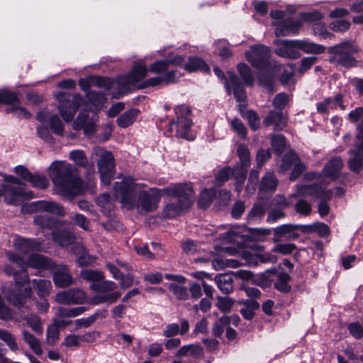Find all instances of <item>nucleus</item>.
<instances>
[{"label": "nucleus", "instance_id": "43", "mask_svg": "<svg viewBox=\"0 0 363 363\" xmlns=\"http://www.w3.org/2000/svg\"><path fill=\"white\" fill-rule=\"evenodd\" d=\"M266 202L255 203L247 214L249 222L260 220L265 213Z\"/></svg>", "mask_w": 363, "mask_h": 363}, {"label": "nucleus", "instance_id": "3", "mask_svg": "<svg viewBox=\"0 0 363 363\" xmlns=\"http://www.w3.org/2000/svg\"><path fill=\"white\" fill-rule=\"evenodd\" d=\"M164 191L172 197L162 210V216L164 218L171 219L182 215L189 211L194 203V192L190 184H177Z\"/></svg>", "mask_w": 363, "mask_h": 363}, {"label": "nucleus", "instance_id": "2", "mask_svg": "<svg viewBox=\"0 0 363 363\" xmlns=\"http://www.w3.org/2000/svg\"><path fill=\"white\" fill-rule=\"evenodd\" d=\"M49 171L55 191L60 196H74L84 191L83 182L72 164L65 161H56L51 164Z\"/></svg>", "mask_w": 363, "mask_h": 363}, {"label": "nucleus", "instance_id": "6", "mask_svg": "<svg viewBox=\"0 0 363 363\" xmlns=\"http://www.w3.org/2000/svg\"><path fill=\"white\" fill-rule=\"evenodd\" d=\"M176 118L169 123V130L175 131V135L188 139V134L192 126L191 119V111L186 105L182 104L175 107Z\"/></svg>", "mask_w": 363, "mask_h": 363}, {"label": "nucleus", "instance_id": "11", "mask_svg": "<svg viewBox=\"0 0 363 363\" xmlns=\"http://www.w3.org/2000/svg\"><path fill=\"white\" fill-rule=\"evenodd\" d=\"M86 299L87 296L84 291L79 288L60 291L55 296L57 303L64 305L83 304Z\"/></svg>", "mask_w": 363, "mask_h": 363}, {"label": "nucleus", "instance_id": "13", "mask_svg": "<svg viewBox=\"0 0 363 363\" xmlns=\"http://www.w3.org/2000/svg\"><path fill=\"white\" fill-rule=\"evenodd\" d=\"M275 53L279 57L289 60H296L301 57L297 40H280L277 43Z\"/></svg>", "mask_w": 363, "mask_h": 363}, {"label": "nucleus", "instance_id": "53", "mask_svg": "<svg viewBox=\"0 0 363 363\" xmlns=\"http://www.w3.org/2000/svg\"><path fill=\"white\" fill-rule=\"evenodd\" d=\"M6 112L12 113L18 118H29L31 116V113L23 106H21L18 101L13 106L7 108Z\"/></svg>", "mask_w": 363, "mask_h": 363}, {"label": "nucleus", "instance_id": "38", "mask_svg": "<svg viewBox=\"0 0 363 363\" xmlns=\"http://www.w3.org/2000/svg\"><path fill=\"white\" fill-rule=\"evenodd\" d=\"M298 156L294 151L290 150L286 152L282 158L281 164L279 167V172L284 173L289 170L291 166L298 160Z\"/></svg>", "mask_w": 363, "mask_h": 363}, {"label": "nucleus", "instance_id": "39", "mask_svg": "<svg viewBox=\"0 0 363 363\" xmlns=\"http://www.w3.org/2000/svg\"><path fill=\"white\" fill-rule=\"evenodd\" d=\"M240 111L241 113V116L247 119L250 128L253 130H257L259 129L260 125V119L259 116H257V113L252 110H247L246 111H242L243 106L240 105L239 106Z\"/></svg>", "mask_w": 363, "mask_h": 363}, {"label": "nucleus", "instance_id": "24", "mask_svg": "<svg viewBox=\"0 0 363 363\" xmlns=\"http://www.w3.org/2000/svg\"><path fill=\"white\" fill-rule=\"evenodd\" d=\"M22 339L26 343L30 350L37 355H41L43 352L41 347V343L38 338L28 330L23 329L21 331Z\"/></svg>", "mask_w": 363, "mask_h": 363}, {"label": "nucleus", "instance_id": "33", "mask_svg": "<svg viewBox=\"0 0 363 363\" xmlns=\"http://www.w3.org/2000/svg\"><path fill=\"white\" fill-rule=\"evenodd\" d=\"M86 311V308L84 306H79L75 308H65V307H58L57 308V316L60 319H63L65 318H74L78 316Z\"/></svg>", "mask_w": 363, "mask_h": 363}, {"label": "nucleus", "instance_id": "26", "mask_svg": "<svg viewBox=\"0 0 363 363\" xmlns=\"http://www.w3.org/2000/svg\"><path fill=\"white\" fill-rule=\"evenodd\" d=\"M229 81L232 85L233 94L237 101H245L246 99V93L239 77L235 74L229 72Z\"/></svg>", "mask_w": 363, "mask_h": 363}, {"label": "nucleus", "instance_id": "54", "mask_svg": "<svg viewBox=\"0 0 363 363\" xmlns=\"http://www.w3.org/2000/svg\"><path fill=\"white\" fill-rule=\"evenodd\" d=\"M271 143L274 150L279 154H281L285 148L286 141L283 135H272Z\"/></svg>", "mask_w": 363, "mask_h": 363}, {"label": "nucleus", "instance_id": "61", "mask_svg": "<svg viewBox=\"0 0 363 363\" xmlns=\"http://www.w3.org/2000/svg\"><path fill=\"white\" fill-rule=\"evenodd\" d=\"M91 288L101 292H108L116 289L117 285L112 281H104L99 284H92Z\"/></svg>", "mask_w": 363, "mask_h": 363}, {"label": "nucleus", "instance_id": "64", "mask_svg": "<svg viewBox=\"0 0 363 363\" xmlns=\"http://www.w3.org/2000/svg\"><path fill=\"white\" fill-rule=\"evenodd\" d=\"M217 307L223 313L230 312L234 301L229 297L218 296Z\"/></svg>", "mask_w": 363, "mask_h": 363}, {"label": "nucleus", "instance_id": "23", "mask_svg": "<svg viewBox=\"0 0 363 363\" xmlns=\"http://www.w3.org/2000/svg\"><path fill=\"white\" fill-rule=\"evenodd\" d=\"M204 355L203 349L198 344H189L181 347L175 354L177 358H182L190 356L194 359L203 357Z\"/></svg>", "mask_w": 363, "mask_h": 363}, {"label": "nucleus", "instance_id": "20", "mask_svg": "<svg viewBox=\"0 0 363 363\" xmlns=\"http://www.w3.org/2000/svg\"><path fill=\"white\" fill-rule=\"evenodd\" d=\"M343 167V162L340 157L331 158L325 165L323 173L325 177L335 180L340 175L341 169Z\"/></svg>", "mask_w": 363, "mask_h": 363}, {"label": "nucleus", "instance_id": "47", "mask_svg": "<svg viewBox=\"0 0 363 363\" xmlns=\"http://www.w3.org/2000/svg\"><path fill=\"white\" fill-rule=\"evenodd\" d=\"M69 158L79 167H86L88 165V160L83 150H75L71 151Z\"/></svg>", "mask_w": 363, "mask_h": 363}, {"label": "nucleus", "instance_id": "56", "mask_svg": "<svg viewBox=\"0 0 363 363\" xmlns=\"http://www.w3.org/2000/svg\"><path fill=\"white\" fill-rule=\"evenodd\" d=\"M147 71L148 70L145 66L136 65L133 68L130 75L133 78V81L137 83L146 77L147 75Z\"/></svg>", "mask_w": 363, "mask_h": 363}, {"label": "nucleus", "instance_id": "31", "mask_svg": "<svg viewBox=\"0 0 363 363\" xmlns=\"http://www.w3.org/2000/svg\"><path fill=\"white\" fill-rule=\"evenodd\" d=\"M32 284L39 297L48 296L52 291V284L49 280L34 279L32 280Z\"/></svg>", "mask_w": 363, "mask_h": 363}, {"label": "nucleus", "instance_id": "40", "mask_svg": "<svg viewBox=\"0 0 363 363\" xmlns=\"http://www.w3.org/2000/svg\"><path fill=\"white\" fill-rule=\"evenodd\" d=\"M296 225L285 224L277 227L274 229L275 234L278 235H287L289 239H296L299 237L298 233L296 232Z\"/></svg>", "mask_w": 363, "mask_h": 363}, {"label": "nucleus", "instance_id": "45", "mask_svg": "<svg viewBox=\"0 0 363 363\" xmlns=\"http://www.w3.org/2000/svg\"><path fill=\"white\" fill-rule=\"evenodd\" d=\"M33 222L42 228L51 229L55 225V219L46 214L35 215L33 218Z\"/></svg>", "mask_w": 363, "mask_h": 363}, {"label": "nucleus", "instance_id": "41", "mask_svg": "<svg viewBox=\"0 0 363 363\" xmlns=\"http://www.w3.org/2000/svg\"><path fill=\"white\" fill-rule=\"evenodd\" d=\"M121 295V293L118 291H115L108 294L97 295L93 298L91 303L94 305H99L104 303L112 304L118 301Z\"/></svg>", "mask_w": 363, "mask_h": 363}, {"label": "nucleus", "instance_id": "55", "mask_svg": "<svg viewBox=\"0 0 363 363\" xmlns=\"http://www.w3.org/2000/svg\"><path fill=\"white\" fill-rule=\"evenodd\" d=\"M51 130L56 134L62 135L64 133L63 123L57 115H52L49 118Z\"/></svg>", "mask_w": 363, "mask_h": 363}, {"label": "nucleus", "instance_id": "12", "mask_svg": "<svg viewBox=\"0 0 363 363\" xmlns=\"http://www.w3.org/2000/svg\"><path fill=\"white\" fill-rule=\"evenodd\" d=\"M34 211L48 212L60 216L65 215V211L62 205L54 201H38L29 205H23L22 211L30 213Z\"/></svg>", "mask_w": 363, "mask_h": 363}, {"label": "nucleus", "instance_id": "46", "mask_svg": "<svg viewBox=\"0 0 363 363\" xmlns=\"http://www.w3.org/2000/svg\"><path fill=\"white\" fill-rule=\"evenodd\" d=\"M238 70L245 84L248 86H252L254 78L249 66L245 63H240L238 65Z\"/></svg>", "mask_w": 363, "mask_h": 363}, {"label": "nucleus", "instance_id": "15", "mask_svg": "<svg viewBox=\"0 0 363 363\" xmlns=\"http://www.w3.org/2000/svg\"><path fill=\"white\" fill-rule=\"evenodd\" d=\"M53 272V282L58 288H65L73 283V278L67 267L65 264H55Z\"/></svg>", "mask_w": 363, "mask_h": 363}, {"label": "nucleus", "instance_id": "52", "mask_svg": "<svg viewBox=\"0 0 363 363\" xmlns=\"http://www.w3.org/2000/svg\"><path fill=\"white\" fill-rule=\"evenodd\" d=\"M169 289L172 292L178 299L186 300L189 297L187 289L176 283H172L169 286Z\"/></svg>", "mask_w": 363, "mask_h": 363}, {"label": "nucleus", "instance_id": "22", "mask_svg": "<svg viewBox=\"0 0 363 363\" xmlns=\"http://www.w3.org/2000/svg\"><path fill=\"white\" fill-rule=\"evenodd\" d=\"M28 267L38 269H52L55 263L43 255L32 254L28 258Z\"/></svg>", "mask_w": 363, "mask_h": 363}, {"label": "nucleus", "instance_id": "35", "mask_svg": "<svg viewBox=\"0 0 363 363\" xmlns=\"http://www.w3.org/2000/svg\"><path fill=\"white\" fill-rule=\"evenodd\" d=\"M0 340H2L12 352L18 350V345L16 336L6 329L0 328Z\"/></svg>", "mask_w": 363, "mask_h": 363}, {"label": "nucleus", "instance_id": "44", "mask_svg": "<svg viewBox=\"0 0 363 363\" xmlns=\"http://www.w3.org/2000/svg\"><path fill=\"white\" fill-rule=\"evenodd\" d=\"M250 249L257 252V263L259 262H261L262 263H275L277 261V257L269 252L261 253V252H262L264 249L263 246L255 244L252 246H251Z\"/></svg>", "mask_w": 363, "mask_h": 363}, {"label": "nucleus", "instance_id": "14", "mask_svg": "<svg viewBox=\"0 0 363 363\" xmlns=\"http://www.w3.org/2000/svg\"><path fill=\"white\" fill-rule=\"evenodd\" d=\"M73 128L75 130L83 129L84 135L91 137L96 132V120L89 118L86 111H81L73 122Z\"/></svg>", "mask_w": 363, "mask_h": 363}, {"label": "nucleus", "instance_id": "32", "mask_svg": "<svg viewBox=\"0 0 363 363\" xmlns=\"http://www.w3.org/2000/svg\"><path fill=\"white\" fill-rule=\"evenodd\" d=\"M118 94V95L113 96L114 98H119L121 94L130 91L135 85V81H133V78L130 75V74L127 76H123L118 79L117 81Z\"/></svg>", "mask_w": 363, "mask_h": 363}, {"label": "nucleus", "instance_id": "1", "mask_svg": "<svg viewBox=\"0 0 363 363\" xmlns=\"http://www.w3.org/2000/svg\"><path fill=\"white\" fill-rule=\"evenodd\" d=\"M139 188L140 184L130 180L116 182L113 186L114 196L125 207L129 209L135 207L140 213L155 211L161 199L160 191L157 189L142 191L136 201L135 194Z\"/></svg>", "mask_w": 363, "mask_h": 363}, {"label": "nucleus", "instance_id": "4", "mask_svg": "<svg viewBox=\"0 0 363 363\" xmlns=\"http://www.w3.org/2000/svg\"><path fill=\"white\" fill-rule=\"evenodd\" d=\"M13 287L4 288L3 293L13 305L21 307L23 306L26 298L33 296V289L30 286V277L24 269L16 272L13 274Z\"/></svg>", "mask_w": 363, "mask_h": 363}, {"label": "nucleus", "instance_id": "8", "mask_svg": "<svg viewBox=\"0 0 363 363\" xmlns=\"http://www.w3.org/2000/svg\"><path fill=\"white\" fill-rule=\"evenodd\" d=\"M94 154L99 157L97 162L101 182L109 185L115 173V163L113 154L109 151L97 147L94 149Z\"/></svg>", "mask_w": 363, "mask_h": 363}, {"label": "nucleus", "instance_id": "36", "mask_svg": "<svg viewBox=\"0 0 363 363\" xmlns=\"http://www.w3.org/2000/svg\"><path fill=\"white\" fill-rule=\"evenodd\" d=\"M23 320L26 322L33 331L38 335H42L43 333V328L42 321L40 317L36 314H29L23 317Z\"/></svg>", "mask_w": 363, "mask_h": 363}, {"label": "nucleus", "instance_id": "30", "mask_svg": "<svg viewBox=\"0 0 363 363\" xmlns=\"http://www.w3.org/2000/svg\"><path fill=\"white\" fill-rule=\"evenodd\" d=\"M278 185V180L274 172H268L263 177L260 186L259 191L265 192H274Z\"/></svg>", "mask_w": 363, "mask_h": 363}, {"label": "nucleus", "instance_id": "5", "mask_svg": "<svg viewBox=\"0 0 363 363\" xmlns=\"http://www.w3.org/2000/svg\"><path fill=\"white\" fill-rule=\"evenodd\" d=\"M358 51L357 46L350 41H345L328 48V60L337 65L352 67L357 65V60L352 55Z\"/></svg>", "mask_w": 363, "mask_h": 363}, {"label": "nucleus", "instance_id": "60", "mask_svg": "<svg viewBox=\"0 0 363 363\" xmlns=\"http://www.w3.org/2000/svg\"><path fill=\"white\" fill-rule=\"evenodd\" d=\"M6 255L10 262L16 264L22 269L28 267V260L26 261L24 257L17 253L8 251Z\"/></svg>", "mask_w": 363, "mask_h": 363}, {"label": "nucleus", "instance_id": "10", "mask_svg": "<svg viewBox=\"0 0 363 363\" xmlns=\"http://www.w3.org/2000/svg\"><path fill=\"white\" fill-rule=\"evenodd\" d=\"M4 196L5 201L11 205L19 206L25 200L33 198L32 191H25L22 188L15 187L12 185H1L0 197Z\"/></svg>", "mask_w": 363, "mask_h": 363}, {"label": "nucleus", "instance_id": "34", "mask_svg": "<svg viewBox=\"0 0 363 363\" xmlns=\"http://www.w3.org/2000/svg\"><path fill=\"white\" fill-rule=\"evenodd\" d=\"M291 278L289 274L285 272H281L277 274V280L274 283L276 289L281 292L287 293L291 291V287L289 285Z\"/></svg>", "mask_w": 363, "mask_h": 363}, {"label": "nucleus", "instance_id": "63", "mask_svg": "<svg viewBox=\"0 0 363 363\" xmlns=\"http://www.w3.org/2000/svg\"><path fill=\"white\" fill-rule=\"evenodd\" d=\"M230 125L234 131H235L242 138H246L247 129L244 123L237 118H233L230 121Z\"/></svg>", "mask_w": 363, "mask_h": 363}, {"label": "nucleus", "instance_id": "49", "mask_svg": "<svg viewBox=\"0 0 363 363\" xmlns=\"http://www.w3.org/2000/svg\"><path fill=\"white\" fill-rule=\"evenodd\" d=\"M237 152L242 166L244 167H249L250 164V154L247 146L244 144L239 145Z\"/></svg>", "mask_w": 363, "mask_h": 363}, {"label": "nucleus", "instance_id": "50", "mask_svg": "<svg viewBox=\"0 0 363 363\" xmlns=\"http://www.w3.org/2000/svg\"><path fill=\"white\" fill-rule=\"evenodd\" d=\"M295 211L297 213L302 215L303 216H309L312 212V206L311 203H309L305 199H298L296 203Z\"/></svg>", "mask_w": 363, "mask_h": 363}, {"label": "nucleus", "instance_id": "57", "mask_svg": "<svg viewBox=\"0 0 363 363\" xmlns=\"http://www.w3.org/2000/svg\"><path fill=\"white\" fill-rule=\"evenodd\" d=\"M18 101L16 94L9 91H0V104L13 106Z\"/></svg>", "mask_w": 363, "mask_h": 363}, {"label": "nucleus", "instance_id": "51", "mask_svg": "<svg viewBox=\"0 0 363 363\" xmlns=\"http://www.w3.org/2000/svg\"><path fill=\"white\" fill-rule=\"evenodd\" d=\"M81 277L82 279L91 281H99L104 279V277L101 272L92 269H83L81 272Z\"/></svg>", "mask_w": 363, "mask_h": 363}, {"label": "nucleus", "instance_id": "17", "mask_svg": "<svg viewBox=\"0 0 363 363\" xmlns=\"http://www.w3.org/2000/svg\"><path fill=\"white\" fill-rule=\"evenodd\" d=\"M13 245L17 250L23 254L41 250V242L37 239L18 237L14 240Z\"/></svg>", "mask_w": 363, "mask_h": 363}, {"label": "nucleus", "instance_id": "21", "mask_svg": "<svg viewBox=\"0 0 363 363\" xmlns=\"http://www.w3.org/2000/svg\"><path fill=\"white\" fill-rule=\"evenodd\" d=\"M301 27L300 20H293L291 18L285 19L275 30L277 36H286L290 33L296 34Z\"/></svg>", "mask_w": 363, "mask_h": 363}, {"label": "nucleus", "instance_id": "48", "mask_svg": "<svg viewBox=\"0 0 363 363\" xmlns=\"http://www.w3.org/2000/svg\"><path fill=\"white\" fill-rule=\"evenodd\" d=\"M32 186L40 189H46L49 186V181L44 174H32L31 179L28 181Z\"/></svg>", "mask_w": 363, "mask_h": 363}, {"label": "nucleus", "instance_id": "18", "mask_svg": "<svg viewBox=\"0 0 363 363\" xmlns=\"http://www.w3.org/2000/svg\"><path fill=\"white\" fill-rule=\"evenodd\" d=\"M349 153L350 155L348 161L349 167L352 172L358 173L363 165V141L357 144L354 148L350 150Z\"/></svg>", "mask_w": 363, "mask_h": 363}, {"label": "nucleus", "instance_id": "28", "mask_svg": "<svg viewBox=\"0 0 363 363\" xmlns=\"http://www.w3.org/2000/svg\"><path fill=\"white\" fill-rule=\"evenodd\" d=\"M215 281L218 289L225 294H228L233 291V277L229 274H222L215 277Z\"/></svg>", "mask_w": 363, "mask_h": 363}, {"label": "nucleus", "instance_id": "25", "mask_svg": "<svg viewBox=\"0 0 363 363\" xmlns=\"http://www.w3.org/2000/svg\"><path fill=\"white\" fill-rule=\"evenodd\" d=\"M298 50L307 54L318 55L323 53L325 50V46L315 43L309 40H297Z\"/></svg>", "mask_w": 363, "mask_h": 363}, {"label": "nucleus", "instance_id": "37", "mask_svg": "<svg viewBox=\"0 0 363 363\" xmlns=\"http://www.w3.org/2000/svg\"><path fill=\"white\" fill-rule=\"evenodd\" d=\"M185 69L190 72L203 71L208 72L209 70L206 63L198 57H189L188 62L185 65Z\"/></svg>", "mask_w": 363, "mask_h": 363}, {"label": "nucleus", "instance_id": "19", "mask_svg": "<svg viewBox=\"0 0 363 363\" xmlns=\"http://www.w3.org/2000/svg\"><path fill=\"white\" fill-rule=\"evenodd\" d=\"M303 194L306 196H311L315 199L325 201V202L330 200L333 195L331 190H326L317 184H313L304 186L303 189Z\"/></svg>", "mask_w": 363, "mask_h": 363}, {"label": "nucleus", "instance_id": "9", "mask_svg": "<svg viewBox=\"0 0 363 363\" xmlns=\"http://www.w3.org/2000/svg\"><path fill=\"white\" fill-rule=\"evenodd\" d=\"M270 52L264 45H255L245 52V57L252 67L263 69L268 66Z\"/></svg>", "mask_w": 363, "mask_h": 363}, {"label": "nucleus", "instance_id": "16", "mask_svg": "<svg viewBox=\"0 0 363 363\" xmlns=\"http://www.w3.org/2000/svg\"><path fill=\"white\" fill-rule=\"evenodd\" d=\"M287 118L283 114L282 111L272 110L269 111L268 114L263 121L266 126L274 125V130H281L287 125Z\"/></svg>", "mask_w": 363, "mask_h": 363}, {"label": "nucleus", "instance_id": "42", "mask_svg": "<svg viewBox=\"0 0 363 363\" xmlns=\"http://www.w3.org/2000/svg\"><path fill=\"white\" fill-rule=\"evenodd\" d=\"M215 196V191L212 189L202 191L198 201L199 207L203 209L208 208L212 203Z\"/></svg>", "mask_w": 363, "mask_h": 363}, {"label": "nucleus", "instance_id": "7", "mask_svg": "<svg viewBox=\"0 0 363 363\" xmlns=\"http://www.w3.org/2000/svg\"><path fill=\"white\" fill-rule=\"evenodd\" d=\"M56 98L59 102L58 111L61 116L66 122L72 121L84 101L82 95L75 94L71 96L69 94L60 92L57 94Z\"/></svg>", "mask_w": 363, "mask_h": 363}, {"label": "nucleus", "instance_id": "29", "mask_svg": "<svg viewBox=\"0 0 363 363\" xmlns=\"http://www.w3.org/2000/svg\"><path fill=\"white\" fill-rule=\"evenodd\" d=\"M138 113L139 110L136 108L126 111L118 117L116 120L117 125L123 128H128L134 123Z\"/></svg>", "mask_w": 363, "mask_h": 363}, {"label": "nucleus", "instance_id": "27", "mask_svg": "<svg viewBox=\"0 0 363 363\" xmlns=\"http://www.w3.org/2000/svg\"><path fill=\"white\" fill-rule=\"evenodd\" d=\"M52 235L54 242L61 247H67L75 241L74 235L67 230H56L52 232Z\"/></svg>", "mask_w": 363, "mask_h": 363}, {"label": "nucleus", "instance_id": "58", "mask_svg": "<svg viewBox=\"0 0 363 363\" xmlns=\"http://www.w3.org/2000/svg\"><path fill=\"white\" fill-rule=\"evenodd\" d=\"M59 328L57 325L52 324L48 328L47 330V343L53 345L59 338Z\"/></svg>", "mask_w": 363, "mask_h": 363}, {"label": "nucleus", "instance_id": "62", "mask_svg": "<svg viewBox=\"0 0 363 363\" xmlns=\"http://www.w3.org/2000/svg\"><path fill=\"white\" fill-rule=\"evenodd\" d=\"M240 256L245 261V264L250 266L257 265V252L256 251L252 252L249 250H245L241 252Z\"/></svg>", "mask_w": 363, "mask_h": 363}, {"label": "nucleus", "instance_id": "59", "mask_svg": "<svg viewBox=\"0 0 363 363\" xmlns=\"http://www.w3.org/2000/svg\"><path fill=\"white\" fill-rule=\"evenodd\" d=\"M99 315H101L102 318L105 317V315H103L101 313L96 312L94 314L89 317L76 320L75 324L78 328H87L90 326Z\"/></svg>", "mask_w": 363, "mask_h": 363}]
</instances>
